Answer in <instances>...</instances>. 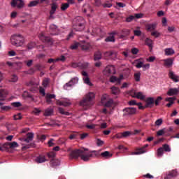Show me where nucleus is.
Masks as SVG:
<instances>
[{"instance_id": "nucleus-1", "label": "nucleus", "mask_w": 179, "mask_h": 179, "mask_svg": "<svg viewBox=\"0 0 179 179\" xmlns=\"http://www.w3.org/2000/svg\"><path fill=\"white\" fill-rule=\"evenodd\" d=\"M98 156H100V151H89L88 149L85 148L81 151L80 159L81 160H83V162H89V160H90L92 157H97Z\"/></svg>"}, {"instance_id": "nucleus-2", "label": "nucleus", "mask_w": 179, "mask_h": 179, "mask_svg": "<svg viewBox=\"0 0 179 179\" xmlns=\"http://www.w3.org/2000/svg\"><path fill=\"white\" fill-rule=\"evenodd\" d=\"M94 97L96 95L93 92H89L85 95L84 99L80 101V106L86 107V108H90L93 104H94Z\"/></svg>"}, {"instance_id": "nucleus-3", "label": "nucleus", "mask_w": 179, "mask_h": 179, "mask_svg": "<svg viewBox=\"0 0 179 179\" xmlns=\"http://www.w3.org/2000/svg\"><path fill=\"white\" fill-rule=\"evenodd\" d=\"M85 18L80 16L76 17L73 20V29L76 31H82V30H85Z\"/></svg>"}, {"instance_id": "nucleus-4", "label": "nucleus", "mask_w": 179, "mask_h": 179, "mask_svg": "<svg viewBox=\"0 0 179 179\" xmlns=\"http://www.w3.org/2000/svg\"><path fill=\"white\" fill-rule=\"evenodd\" d=\"M131 64L136 66L137 69H141V68H143V71H148V69H150V64H145V59H143V58L137 59L134 60Z\"/></svg>"}, {"instance_id": "nucleus-5", "label": "nucleus", "mask_w": 179, "mask_h": 179, "mask_svg": "<svg viewBox=\"0 0 179 179\" xmlns=\"http://www.w3.org/2000/svg\"><path fill=\"white\" fill-rule=\"evenodd\" d=\"M24 42V37L21 34H16L11 37V43L15 47H22Z\"/></svg>"}, {"instance_id": "nucleus-6", "label": "nucleus", "mask_w": 179, "mask_h": 179, "mask_svg": "<svg viewBox=\"0 0 179 179\" xmlns=\"http://www.w3.org/2000/svg\"><path fill=\"white\" fill-rule=\"evenodd\" d=\"M115 67L114 66H107L103 70V75L106 76H111V75H115Z\"/></svg>"}, {"instance_id": "nucleus-7", "label": "nucleus", "mask_w": 179, "mask_h": 179, "mask_svg": "<svg viewBox=\"0 0 179 179\" xmlns=\"http://www.w3.org/2000/svg\"><path fill=\"white\" fill-rule=\"evenodd\" d=\"M12 8H17L22 9L24 6V1L23 0H12L10 2Z\"/></svg>"}, {"instance_id": "nucleus-8", "label": "nucleus", "mask_w": 179, "mask_h": 179, "mask_svg": "<svg viewBox=\"0 0 179 179\" xmlns=\"http://www.w3.org/2000/svg\"><path fill=\"white\" fill-rule=\"evenodd\" d=\"M83 13H85L88 17H92V13H93L94 10L90 4H85L83 6Z\"/></svg>"}, {"instance_id": "nucleus-9", "label": "nucleus", "mask_w": 179, "mask_h": 179, "mask_svg": "<svg viewBox=\"0 0 179 179\" xmlns=\"http://www.w3.org/2000/svg\"><path fill=\"white\" fill-rule=\"evenodd\" d=\"M109 80L111 83H116L117 85H121V82L124 80V75L121 74L118 78L116 77L115 76H112L110 78Z\"/></svg>"}, {"instance_id": "nucleus-10", "label": "nucleus", "mask_w": 179, "mask_h": 179, "mask_svg": "<svg viewBox=\"0 0 179 179\" xmlns=\"http://www.w3.org/2000/svg\"><path fill=\"white\" fill-rule=\"evenodd\" d=\"M81 155L82 150H74L70 153V157H71V159H78L81 157Z\"/></svg>"}, {"instance_id": "nucleus-11", "label": "nucleus", "mask_w": 179, "mask_h": 179, "mask_svg": "<svg viewBox=\"0 0 179 179\" xmlns=\"http://www.w3.org/2000/svg\"><path fill=\"white\" fill-rule=\"evenodd\" d=\"M8 91L5 90H0V107H2V106H3V103H2V101H3L6 97L8 96Z\"/></svg>"}, {"instance_id": "nucleus-12", "label": "nucleus", "mask_w": 179, "mask_h": 179, "mask_svg": "<svg viewBox=\"0 0 179 179\" xmlns=\"http://www.w3.org/2000/svg\"><path fill=\"white\" fill-rule=\"evenodd\" d=\"M81 75L84 76L83 78V80L84 81V83H85L86 85H88V86H92L93 84H92V83L90 82V78H89V75L87 74V72L83 71L81 73Z\"/></svg>"}, {"instance_id": "nucleus-13", "label": "nucleus", "mask_w": 179, "mask_h": 179, "mask_svg": "<svg viewBox=\"0 0 179 179\" xmlns=\"http://www.w3.org/2000/svg\"><path fill=\"white\" fill-rule=\"evenodd\" d=\"M131 97H134V99H138L139 100H145V99L146 98V96H145L144 94H143V92H134V93H131Z\"/></svg>"}, {"instance_id": "nucleus-14", "label": "nucleus", "mask_w": 179, "mask_h": 179, "mask_svg": "<svg viewBox=\"0 0 179 179\" xmlns=\"http://www.w3.org/2000/svg\"><path fill=\"white\" fill-rule=\"evenodd\" d=\"M123 111L126 115H134L136 114V108H126Z\"/></svg>"}, {"instance_id": "nucleus-15", "label": "nucleus", "mask_w": 179, "mask_h": 179, "mask_svg": "<svg viewBox=\"0 0 179 179\" xmlns=\"http://www.w3.org/2000/svg\"><path fill=\"white\" fill-rule=\"evenodd\" d=\"M169 78H170L171 80H173V82H175L176 83L179 82V76L174 73V71L171 70L169 71Z\"/></svg>"}, {"instance_id": "nucleus-16", "label": "nucleus", "mask_w": 179, "mask_h": 179, "mask_svg": "<svg viewBox=\"0 0 179 179\" xmlns=\"http://www.w3.org/2000/svg\"><path fill=\"white\" fill-rule=\"evenodd\" d=\"M155 105V98L153 97H148L145 99V107H148L152 108Z\"/></svg>"}, {"instance_id": "nucleus-17", "label": "nucleus", "mask_w": 179, "mask_h": 179, "mask_svg": "<svg viewBox=\"0 0 179 179\" xmlns=\"http://www.w3.org/2000/svg\"><path fill=\"white\" fill-rule=\"evenodd\" d=\"M50 30L51 34L53 36H57V34H59V30L58 29V27L57 25L52 24L50 26Z\"/></svg>"}, {"instance_id": "nucleus-18", "label": "nucleus", "mask_w": 179, "mask_h": 179, "mask_svg": "<svg viewBox=\"0 0 179 179\" xmlns=\"http://www.w3.org/2000/svg\"><path fill=\"white\" fill-rule=\"evenodd\" d=\"M56 103L57 106H64V107H68L69 106H71V101L67 99H64L62 101L57 100Z\"/></svg>"}, {"instance_id": "nucleus-19", "label": "nucleus", "mask_w": 179, "mask_h": 179, "mask_svg": "<svg viewBox=\"0 0 179 179\" xmlns=\"http://www.w3.org/2000/svg\"><path fill=\"white\" fill-rule=\"evenodd\" d=\"M164 66L167 68H170V66H173V64H174V59L172 58H168L163 60Z\"/></svg>"}, {"instance_id": "nucleus-20", "label": "nucleus", "mask_w": 179, "mask_h": 179, "mask_svg": "<svg viewBox=\"0 0 179 179\" xmlns=\"http://www.w3.org/2000/svg\"><path fill=\"white\" fill-rule=\"evenodd\" d=\"M111 94L114 96H118L121 94V90L118 87L113 86L110 88Z\"/></svg>"}, {"instance_id": "nucleus-21", "label": "nucleus", "mask_w": 179, "mask_h": 179, "mask_svg": "<svg viewBox=\"0 0 179 179\" xmlns=\"http://www.w3.org/2000/svg\"><path fill=\"white\" fill-rule=\"evenodd\" d=\"M96 152H99V156L101 157H104L105 159H108L113 156V154H110L108 151H105L103 152L100 153V150H96Z\"/></svg>"}, {"instance_id": "nucleus-22", "label": "nucleus", "mask_w": 179, "mask_h": 179, "mask_svg": "<svg viewBox=\"0 0 179 179\" xmlns=\"http://www.w3.org/2000/svg\"><path fill=\"white\" fill-rule=\"evenodd\" d=\"M179 90L177 88H171L167 92L168 96H174L176 94H178Z\"/></svg>"}, {"instance_id": "nucleus-23", "label": "nucleus", "mask_w": 179, "mask_h": 179, "mask_svg": "<svg viewBox=\"0 0 179 179\" xmlns=\"http://www.w3.org/2000/svg\"><path fill=\"white\" fill-rule=\"evenodd\" d=\"M131 135H132V132L131 131H124L120 134H117V138H118L119 139L121 138H128V136H131Z\"/></svg>"}, {"instance_id": "nucleus-24", "label": "nucleus", "mask_w": 179, "mask_h": 179, "mask_svg": "<svg viewBox=\"0 0 179 179\" xmlns=\"http://www.w3.org/2000/svg\"><path fill=\"white\" fill-rule=\"evenodd\" d=\"M39 38L41 40V41H43V43H50V41H51V38H50V37L45 36L44 34H40Z\"/></svg>"}, {"instance_id": "nucleus-25", "label": "nucleus", "mask_w": 179, "mask_h": 179, "mask_svg": "<svg viewBox=\"0 0 179 179\" xmlns=\"http://www.w3.org/2000/svg\"><path fill=\"white\" fill-rule=\"evenodd\" d=\"M27 138H24V142H27V143H29V142H31L33 141V138H34V134L33 133H28L27 134Z\"/></svg>"}, {"instance_id": "nucleus-26", "label": "nucleus", "mask_w": 179, "mask_h": 179, "mask_svg": "<svg viewBox=\"0 0 179 179\" xmlns=\"http://www.w3.org/2000/svg\"><path fill=\"white\" fill-rule=\"evenodd\" d=\"M109 99H110V95H108L107 94H103L101 98V104L103 106H104Z\"/></svg>"}, {"instance_id": "nucleus-27", "label": "nucleus", "mask_w": 179, "mask_h": 179, "mask_svg": "<svg viewBox=\"0 0 179 179\" xmlns=\"http://www.w3.org/2000/svg\"><path fill=\"white\" fill-rule=\"evenodd\" d=\"M156 27H157V24L153 23V24H149L146 25V29L148 31H152L153 30H156Z\"/></svg>"}, {"instance_id": "nucleus-28", "label": "nucleus", "mask_w": 179, "mask_h": 179, "mask_svg": "<svg viewBox=\"0 0 179 179\" xmlns=\"http://www.w3.org/2000/svg\"><path fill=\"white\" fill-rule=\"evenodd\" d=\"M164 52H165V55L171 56V55H174L176 52L174 51L173 48H166L164 50Z\"/></svg>"}, {"instance_id": "nucleus-29", "label": "nucleus", "mask_w": 179, "mask_h": 179, "mask_svg": "<svg viewBox=\"0 0 179 179\" xmlns=\"http://www.w3.org/2000/svg\"><path fill=\"white\" fill-rule=\"evenodd\" d=\"M80 46L82 48V50H85V51H87V50H89V48H90V44L85 41L81 42Z\"/></svg>"}, {"instance_id": "nucleus-30", "label": "nucleus", "mask_w": 179, "mask_h": 179, "mask_svg": "<svg viewBox=\"0 0 179 179\" xmlns=\"http://www.w3.org/2000/svg\"><path fill=\"white\" fill-rule=\"evenodd\" d=\"M46 102L48 104L52 103V99H55V94H48L45 96Z\"/></svg>"}, {"instance_id": "nucleus-31", "label": "nucleus", "mask_w": 179, "mask_h": 179, "mask_svg": "<svg viewBox=\"0 0 179 179\" xmlns=\"http://www.w3.org/2000/svg\"><path fill=\"white\" fill-rule=\"evenodd\" d=\"M52 114H54V109L52 108H48L44 113L45 117H50Z\"/></svg>"}, {"instance_id": "nucleus-32", "label": "nucleus", "mask_w": 179, "mask_h": 179, "mask_svg": "<svg viewBox=\"0 0 179 179\" xmlns=\"http://www.w3.org/2000/svg\"><path fill=\"white\" fill-rule=\"evenodd\" d=\"M36 163H44L45 162H47V159H45V156L44 155H40L38 156L36 159Z\"/></svg>"}, {"instance_id": "nucleus-33", "label": "nucleus", "mask_w": 179, "mask_h": 179, "mask_svg": "<svg viewBox=\"0 0 179 179\" xmlns=\"http://www.w3.org/2000/svg\"><path fill=\"white\" fill-rule=\"evenodd\" d=\"M148 145L146 144L143 148H140L138 151L132 152L131 155H142L145 153L146 151H145V148H148Z\"/></svg>"}, {"instance_id": "nucleus-34", "label": "nucleus", "mask_w": 179, "mask_h": 179, "mask_svg": "<svg viewBox=\"0 0 179 179\" xmlns=\"http://www.w3.org/2000/svg\"><path fill=\"white\" fill-rule=\"evenodd\" d=\"M145 45H148L149 47V48H150L152 50V48H153V41L149 38H147L145 39Z\"/></svg>"}, {"instance_id": "nucleus-35", "label": "nucleus", "mask_w": 179, "mask_h": 179, "mask_svg": "<svg viewBox=\"0 0 179 179\" xmlns=\"http://www.w3.org/2000/svg\"><path fill=\"white\" fill-rule=\"evenodd\" d=\"M38 4H40V1L38 0H34L29 2L28 7L33 8V6H37Z\"/></svg>"}, {"instance_id": "nucleus-36", "label": "nucleus", "mask_w": 179, "mask_h": 179, "mask_svg": "<svg viewBox=\"0 0 179 179\" xmlns=\"http://www.w3.org/2000/svg\"><path fill=\"white\" fill-rule=\"evenodd\" d=\"M73 86H75V85H77V83H78L79 82V78L78 77H74L73 78H71L69 81Z\"/></svg>"}, {"instance_id": "nucleus-37", "label": "nucleus", "mask_w": 179, "mask_h": 179, "mask_svg": "<svg viewBox=\"0 0 179 179\" xmlns=\"http://www.w3.org/2000/svg\"><path fill=\"white\" fill-rule=\"evenodd\" d=\"M57 8H58V5L57 3H54L52 4L51 10H50V15H54L55 12L57 11Z\"/></svg>"}, {"instance_id": "nucleus-38", "label": "nucleus", "mask_w": 179, "mask_h": 179, "mask_svg": "<svg viewBox=\"0 0 179 179\" xmlns=\"http://www.w3.org/2000/svg\"><path fill=\"white\" fill-rule=\"evenodd\" d=\"M113 104H114V100L110 98L103 106L105 107H111Z\"/></svg>"}, {"instance_id": "nucleus-39", "label": "nucleus", "mask_w": 179, "mask_h": 179, "mask_svg": "<svg viewBox=\"0 0 179 179\" xmlns=\"http://www.w3.org/2000/svg\"><path fill=\"white\" fill-rule=\"evenodd\" d=\"M72 86L73 85L69 81L63 86V88L64 90H71V89H72Z\"/></svg>"}, {"instance_id": "nucleus-40", "label": "nucleus", "mask_w": 179, "mask_h": 179, "mask_svg": "<svg viewBox=\"0 0 179 179\" xmlns=\"http://www.w3.org/2000/svg\"><path fill=\"white\" fill-rule=\"evenodd\" d=\"M134 80L136 82H141V72H136L134 73Z\"/></svg>"}, {"instance_id": "nucleus-41", "label": "nucleus", "mask_w": 179, "mask_h": 179, "mask_svg": "<svg viewBox=\"0 0 179 179\" xmlns=\"http://www.w3.org/2000/svg\"><path fill=\"white\" fill-rule=\"evenodd\" d=\"M176 176H177V171H173L166 176V178H173V177H176Z\"/></svg>"}, {"instance_id": "nucleus-42", "label": "nucleus", "mask_w": 179, "mask_h": 179, "mask_svg": "<svg viewBox=\"0 0 179 179\" xmlns=\"http://www.w3.org/2000/svg\"><path fill=\"white\" fill-rule=\"evenodd\" d=\"M80 45V43L75 42L70 46V50H78V48Z\"/></svg>"}, {"instance_id": "nucleus-43", "label": "nucleus", "mask_w": 179, "mask_h": 179, "mask_svg": "<svg viewBox=\"0 0 179 179\" xmlns=\"http://www.w3.org/2000/svg\"><path fill=\"white\" fill-rule=\"evenodd\" d=\"M151 36L157 38V37H160V36H162V34H160L159 31H153L152 32H151Z\"/></svg>"}, {"instance_id": "nucleus-44", "label": "nucleus", "mask_w": 179, "mask_h": 179, "mask_svg": "<svg viewBox=\"0 0 179 179\" xmlns=\"http://www.w3.org/2000/svg\"><path fill=\"white\" fill-rule=\"evenodd\" d=\"M10 149V143H6L3 144V152Z\"/></svg>"}, {"instance_id": "nucleus-45", "label": "nucleus", "mask_w": 179, "mask_h": 179, "mask_svg": "<svg viewBox=\"0 0 179 179\" xmlns=\"http://www.w3.org/2000/svg\"><path fill=\"white\" fill-rule=\"evenodd\" d=\"M99 59H101V52H96L94 55V61H99Z\"/></svg>"}, {"instance_id": "nucleus-46", "label": "nucleus", "mask_w": 179, "mask_h": 179, "mask_svg": "<svg viewBox=\"0 0 179 179\" xmlns=\"http://www.w3.org/2000/svg\"><path fill=\"white\" fill-rule=\"evenodd\" d=\"M94 6H101V1L100 0H91Z\"/></svg>"}, {"instance_id": "nucleus-47", "label": "nucleus", "mask_w": 179, "mask_h": 179, "mask_svg": "<svg viewBox=\"0 0 179 179\" xmlns=\"http://www.w3.org/2000/svg\"><path fill=\"white\" fill-rule=\"evenodd\" d=\"M164 152V150H163V148H160L157 151V155L158 157H162L163 156V153Z\"/></svg>"}, {"instance_id": "nucleus-48", "label": "nucleus", "mask_w": 179, "mask_h": 179, "mask_svg": "<svg viewBox=\"0 0 179 179\" xmlns=\"http://www.w3.org/2000/svg\"><path fill=\"white\" fill-rule=\"evenodd\" d=\"M68 8H69V3H62L61 10H66V9H68Z\"/></svg>"}, {"instance_id": "nucleus-49", "label": "nucleus", "mask_w": 179, "mask_h": 179, "mask_svg": "<svg viewBox=\"0 0 179 179\" xmlns=\"http://www.w3.org/2000/svg\"><path fill=\"white\" fill-rule=\"evenodd\" d=\"M89 67V63L87 62H83V63H80V68L81 69H86V68Z\"/></svg>"}, {"instance_id": "nucleus-50", "label": "nucleus", "mask_w": 179, "mask_h": 179, "mask_svg": "<svg viewBox=\"0 0 179 179\" xmlns=\"http://www.w3.org/2000/svg\"><path fill=\"white\" fill-rule=\"evenodd\" d=\"M106 42H112L114 43V41H115V38L114 37V35H110L106 39Z\"/></svg>"}, {"instance_id": "nucleus-51", "label": "nucleus", "mask_w": 179, "mask_h": 179, "mask_svg": "<svg viewBox=\"0 0 179 179\" xmlns=\"http://www.w3.org/2000/svg\"><path fill=\"white\" fill-rule=\"evenodd\" d=\"M176 100V97H167L165 99V101H168L169 103H171V104H174V101Z\"/></svg>"}, {"instance_id": "nucleus-52", "label": "nucleus", "mask_w": 179, "mask_h": 179, "mask_svg": "<svg viewBox=\"0 0 179 179\" xmlns=\"http://www.w3.org/2000/svg\"><path fill=\"white\" fill-rule=\"evenodd\" d=\"M19 144H17L15 141L10 143V149H15V148H18Z\"/></svg>"}, {"instance_id": "nucleus-53", "label": "nucleus", "mask_w": 179, "mask_h": 179, "mask_svg": "<svg viewBox=\"0 0 179 179\" xmlns=\"http://www.w3.org/2000/svg\"><path fill=\"white\" fill-rule=\"evenodd\" d=\"M50 83V78H45L43 81V86L47 87Z\"/></svg>"}, {"instance_id": "nucleus-54", "label": "nucleus", "mask_w": 179, "mask_h": 179, "mask_svg": "<svg viewBox=\"0 0 179 179\" xmlns=\"http://www.w3.org/2000/svg\"><path fill=\"white\" fill-rule=\"evenodd\" d=\"M59 113L63 115H69V113L65 111L62 108H59Z\"/></svg>"}, {"instance_id": "nucleus-55", "label": "nucleus", "mask_w": 179, "mask_h": 179, "mask_svg": "<svg viewBox=\"0 0 179 179\" xmlns=\"http://www.w3.org/2000/svg\"><path fill=\"white\" fill-rule=\"evenodd\" d=\"M166 132V129H162L161 130H159L157 132V136H162V135H164Z\"/></svg>"}, {"instance_id": "nucleus-56", "label": "nucleus", "mask_w": 179, "mask_h": 179, "mask_svg": "<svg viewBox=\"0 0 179 179\" xmlns=\"http://www.w3.org/2000/svg\"><path fill=\"white\" fill-rule=\"evenodd\" d=\"M147 62H155L156 61V57L150 56L146 59Z\"/></svg>"}, {"instance_id": "nucleus-57", "label": "nucleus", "mask_w": 179, "mask_h": 179, "mask_svg": "<svg viewBox=\"0 0 179 179\" xmlns=\"http://www.w3.org/2000/svg\"><path fill=\"white\" fill-rule=\"evenodd\" d=\"M51 164H52V166H59L60 162L58 159H52L51 161Z\"/></svg>"}, {"instance_id": "nucleus-58", "label": "nucleus", "mask_w": 179, "mask_h": 179, "mask_svg": "<svg viewBox=\"0 0 179 179\" xmlns=\"http://www.w3.org/2000/svg\"><path fill=\"white\" fill-rule=\"evenodd\" d=\"M162 124H163V119H162V118L158 119L155 121V125L157 127H160V125H162Z\"/></svg>"}, {"instance_id": "nucleus-59", "label": "nucleus", "mask_w": 179, "mask_h": 179, "mask_svg": "<svg viewBox=\"0 0 179 179\" xmlns=\"http://www.w3.org/2000/svg\"><path fill=\"white\" fill-rule=\"evenodd\" d=\"M129 85H131L129 83H123L120 89H128V87H129Z\"/></svg>"}, {"instance_id": "nucleus-60", "label": "nucleus", "mask_w": 179, "mask_h": 179, "mask_svg": "<svg viewBox=\"0 0 179 179\" xmlns=\"http://www.w3.org/2000/svg\"><path fill=\"white\" fill-rule=\"evenodd\" d=\"M162 100H163V97L162 96H158L155 101H154V103L155 104V106H157L159 104V103H160V101H162Z\"/></svg>"}, {"instance_id": "nucleus-61", "label": "nucleus", "mask_w": 179, "mask_h": 179, "mask_svg": "<svg viewBox=\"0 0 179 179\" xmlns=\"http://www.w3.org/2000/svg\"><path fill=\"white\" fill-rule=\"evenodd\" d=\"M96 142L97 146H103V145H104V141H101L100 138H97Z\"/></svg>"}, {"instance_id": "nucleus-62", "label": "nucleus", "mask_w": 179, "mask_h": 179, "mask_svg": "<svg viewBox=\"0 0 179 179\" xmlns=\"http://www.w3.org/2000/svg\"><path fill=\"white\" fill-rule=\"evenodd\" d=\"M11 106H13V107H22V103L20 102H13L11 103Z\"/></svg>"}, {"instance_id": "nucleus-63", "label": "nucleus", "mask_w": 179, "mask_h": 179, "mask_svg": "<svg viewBox=\"0 0 179 179\" xmlns=\"http://www.w3.org/2000/svg\"><path fill=\"white\" fill-rule=\"evenodd\" d=\"M48 157H49V159H54V157H55V152L52 151V152L48 153Z\"/></svg>"}, {"instance_id": "nucleus-64", "label": "nucleus", "mask_w": 179, "mask_h": 179, "mask_svg": "<svg viewBox=\"0 0 179 179\" xmlns=\"http://www.w3.org/2000/svg\"><path fill=\"white\" fill-rule=\"evenodd\" d=\"M18 78L16 75H13L10 78V82H17Z\"/></svg>"}]
</instances>
